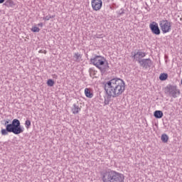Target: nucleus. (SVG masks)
I'll use <instances>...</instances> for the list:
<instances>
[{
	"instance_id": "obj_1",
	"label": "nucleus",
	"mask_w": 182,
	"mask_h": 182,
	"mask_svg": "<svg viewBox=\"0 0 182 182\" xmlns=\"http://www.w3.org/2000/svg\"><path fill=\"white\" fill-rule=\"evenodd\" d=\"M102 85H104V90H105L107 95L104 100L105 106L110 103L112 97H119L122 96L126 90V83L124 80L119 77H114L109 81L104 82Z\"/></svg>"
},
{
	"instance_id": "obj_2",
	"label": "nucleus",
	"mask_w": 182,
	"mask_h": 182,
	"mask_svg": "<svg viewBox=\"0 0 182 182\" xmlns=\"http://www.w3.org/2000/svg\"><path fill=\"white\" fill-rule=\"evenodd\" d=\"M4 126L6 129L1 130L2 136H8V133L21 134L25 130V128L21 126V121L18 119H13L11 124H9V121H5Z\"/></svg>"
},
{
	"instance_id": "obj_3",
	"label": "nucleus",
	"mask_w": 182,
	"mask_h": 182,
	"mask_svg": "<svg viewBox=\"0 0 182 182\" xmlns=\"http://www.w3.org/2000/svg\"><path fill=\"white\" fill-rule=\"evenodd\" d=\"M102 182H124V175L114 170H108L101 175Z\"/></svg>"
},
{
	"instance_id": "obj_4",
	"label": "nucleus",
	"mask_w": 182,
	"mask_h": 182,
	"mask_svg": "<svg viewBox=\"0 0 182 182\" xmlns=\"http://www.w3.org/2000/svg\"><path fill=\"white\" fill-rule=\"evenodd\" d=\"M90 62L91 65L97 67L102 75L109 70V63L102 55H95L92 58H90Z\"/></svg>"
},
{
	"instance_id": "obj_5",
	"label": "nucleus",
	"mask_w": 182,
	"mask_h": 182,
	"mask_svg": "<svg viewBox=\"0 0 182 182\" xmlns=\"http://www.w3.org/2000/svg\"><path fill=\"white\" fill-rule=\"evenodd\" d=\"M165 93L166 95H168L170 97H178L180 96V90L177 89V85H168L165 87Z\"/></svg>"
},
{
	"instance_id": "obj_6",
	"label": "nucleus",
	"mask_w": 182,
	"mask_h": 182,
	"mask_svg": "<svg viewBox=\"0 0 182 182\" xmlns=\"http://www.w3.org/2000/svg\"><path fill=\"white\" fill-rule=\"evenodd\" d=\"M159 26L163 32V33H168L171 31V22L168 20H161L159 21Z\"/></svg>"
},
{
	"instance_id": "obj_7",
	"label": "nucleus",
	"mask_w": 182,
	"mask_h": 182,
	"mask_svg": "<svg viewBox=\"0 0 182 182\" xmlns=\"http://www.w3.org/2000/svg\"><path fill=\"white\" fill-rule=\"evenodd\" d=\"M138 63H139L141 68H143L144 69H149V68H151V65H153V62L150 58L138 60Z\"/></svg>"
},
{
	"instance_id": "obj_8",
	"label": "nucleus",
	"mask_w": 182,
	"mask_h": 182,
	"mask_svg": "<svg viewBox=\"0 0 182 182\" xmlns=\"http://www.w3.org/2000/svg\"><path fill=\"white\" fill-rule=\"evenodd\" d=\"M131 55L132 59L139 62V60H141L142 58H146V54L145 52L138 50L136 53L132 52Z\"/></svg>"
},
{
	"instance_id": "obj_9",
	"label": "nucleus",
	"mask_w": 182,
	"mask_h": 182,
	"mask_svg": "<svg viewBox=\"0 0 182 182\" xmlns=\"http://www.w3.org/2000/svg\"><path fill=\"white\" fill-rule=\"evenodd\" d=\"M91 5L93 11H100L103 6L102 0H91Z\"/></svg>"
},
{
	"instance_id": "obj_10",
	"label": "nucleus",
	"mask_w": 182,
	"mask_h": 182,
	"mask_svg": "<svg viewBox=\"0 0 182 182\" xmlns=\"http://www.w3.org/2000/svg\"><path fill=\"white\" fill-rule=\"evenodd\" d=\"M149 28L154 35H160V28H159V24L156 22L153 21L151 23H150Z\"/></svg>"
},
{
	"instance_id": "obj_11",
	"label": "nucleus",
	"mask_w": 182,
	"mask_h": 182,
	"mask_svg": "<svg viewBox=\"0 0 182 182\" xmlns=\"http://www.w3.org/2000/svg\"><path fill=\"white\" fill-rule=\"evenodd\" d=\"M80 110L81 109L79 107V105H77V104H73V108H72V112L73 114H77V113H79Z\"/></svg>"
},
{
	"instance_id": "obj_12",
	"label": "nucleus",
	"mask_w": 182,
	"mask_h": 182,
	"mask_svg": "<svg viewBox=\"0 0 182 182\" xmlns=\"http://www.w3.org/2000/svg\"><path fill=\"white\" fill-rule=\"evenodd\" d=\"M74 62H81L82 60V54L79 53L78 52L75 53L74 55Z\"/></svg>"
},
{
	"instance_id": "obj_13",
	"label": "nucleus",
	"mask_w": 182,
	"mask_h": 182,
	"mask_svg": "<svg viewBox=\"0 0 182 182\" xmlns=\"http://www.w3.org/2000/svg\"><path fill=\"white\" fill-rule=\"evenodd\" d=\"M4 5L7 6V8H14L15 6V2L12 0H6Z\"/></svg>"
},
{
	"instance_id": "obj_14",
	"label": "nucleus",
	"mask_w": 182,
	"mask_h": 182,
	"mask_svg": "<svg viewBox=\"0 0 182 182\" xmlns=\"http://www.w3.org/2000/svg\"><path fill=\"white\" fill-rule=\"evenodd\" d=\"M85 95L86 97H88L89 99H92L93 97V92L90 91V89L85 88Z\"/></svg>"
},
{
	"instance_id": "obj_15",
	"label": "nucleus",
	"mask_w": 182,
	"mask_h": 182,
	"mask_svg": "<svg viewBox=\"0 0 182 182\" xmlns=\"http://www.w3.org/2000/svg\"><path fill=\"white\" fill-rule=\"evenodd\" d=\"M163 112L161 110H156L154 112V116L156 119H161L163 117Z\"/></svg>"
},
{
	"instance_id": "obj_16",
	"label": "nucleus",
	"mask_w": 182,
	"mask_h": 182,
	"mask_svg": "<svg viewBox=\"0 0 182 182\" xmlns=\"http://www.w3.org/2000/svg\"><path fill=\"white\" fill-rule=\"evenodd\" d=\"M161 140L163 141V143H167V141H168V135L163 134L161 136Z\"/></svg>"
},
{
	"instance_id": "obj_17",
	"label": "nucleus",
	"mask_w": 182,
	"mask_h": 182,
	"mask_svg": "<svg viewBox=\"0 0 182 182\" xmlns=\"http://www.w3.org/2000/svg\"><path fill=\"white\" fill-rule=\"evenodd\" d=\"M167 77H168V75L167 73H161L159 76L160 80H167Z\"/></svg>"
},
{
	"instance_id": "obj_18",
	"label": "nucleus",
	"mask_w": 182,
	"mask_h": 182,
	"mask_svg": "<svg viewBox=\"0 0 182 182\" xmlns=\"http://www.w3.org/2000/svg\"><path fill=\"white\" fill-rule=\"evenodd\" d=\"M47 85H48V86H50V87H52L53 86V85H55V81H53V80H52V79H49L47 81Z\"/></svg>"
},
{
	"instance_id": "obj_19",
	"label": "nucleus",
	"mask_w": 182,
	"mask_h": 182,
	"mask_svg": "<svg viewBox=\"0 0 182 182\" xmlns=\"http://www.w3.org/2000/svg\"><path fill=\"white\" fill-rule=\"evenodd\" d=\"M31 120L29 119H26L25 122V126L26 129H29L31 127Z\"/></svg>"
},
{
	"instance_id": "obj_20",
	"label": "nucleus",
	"mask_w": 182,
	"mask_h": 182,
	"mask_svg": "<svg viewBox=\"0 0 182 182\" xmlns=\"http://www.w3.org/2000/svg\"><path fill=\"white\" fill-rule=\"evenodd\" d=\"M40 31H41V28H39L37 26H33L31 28V31L34 33L39 32Z\"/></svg>"
},
{
	"instance_id": "obj_21",
	"label": "nucleus",
	"mask_w": 182,
	"mask_h": 182,
	"mask_svg": "<svg viewBox=\"0 0 182 182\" xmlns=\"http://www.w3.org/2000/svg\"><path fill=\"white\" fill-rule=\"evenodd\" d=\"M43 21H49L50 19V15L43 17Z\"/></svg>"
},
{
	"instance_id": "obj_22",
	"label": "nucleus",
	"mask_w": 182,
	"mask_h": 182,
	"mask_svg": "<svg viewBox=\"0 0 182 182\" xmlns=\"http://www.w3.org/2000/svg\"><path fill=\"white\" fill-rule=\"evenodd\" d=\"M118 14H119V15H124V9H121Z\"/></svg>"
},
{
	"instance_id": "obj_23",
	"label": "nucleus",
	"mask_w": 182,
	"mask_h": 182,
	"mask_svg": "<svg viewBox=\"0 0 182 182\" xmlns=\"http://www.w3.org/2000/svg\"><path fill=\"white\" fill-rule=\"evenodd\" d=\"M89 72L90 75H95V70H93V68H90Z\"/></svg>"
},
{
	"instance_id": "obj_24",
	"label": "nucleus",
	"mask_w": 182,
	"mask_h": 182,
	"mask_svg": "<svg viewBox=\"0 0 182 182\" xmlns=\"http://www.w3.org/2000/svg\"><path fill=\"white\" fill-rule=\"evenodd\" d=\"M53 79H58V75L54 74V75H53Z\"/></svg>"
},
{
	"instance_id": "obj_25",
	"label": "nucleus",
	"mask_w": 182,
	"mask_h": 182,
	"mask_svg": "<svg viewBox=\"0 0 182 182\" xmlns=\"http://www.w3.org/2000/svg\"><path fill=\"white\" fill-rule=\"evenodd\" d=\"M38 26H40L41 28H42V26H43V23H38Z\"/></svg>"
},
{
	"instance_id": "obj_26",
	"label": "nucleus",
	"mask_w": 182,
	"mask_h": 182,
	"mask_svg": "<svg viewBox=\"0 0 182 182\" xmlns=\"http://www.w3.org/2000/svg\"><path fill=\"white\" fill-rule=\"evenodd\" d=\"M5 2V0H0V4H4Z\"/></svg>"
},
{
	"instance_id": "obj_27",
	"label": "nucleus",
	"mask_w": 182,
	"mask_h": 182,
	"mask_svg": "<svg viewBox=\"0 0 182 182\" xmlns=\"http://www.w3.org/2000/svg\"><path fill=\"white\" fill-rule=\"evenodd\" d=\"M55 18V16H50V19H53Z\"/></svg>"
}]
</instances>
